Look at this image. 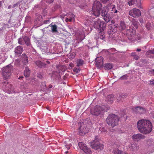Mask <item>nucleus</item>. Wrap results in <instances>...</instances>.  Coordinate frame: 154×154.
Wrapping results in <instances>:
<instances>
[{
    "instance_id": "1",
    "label": "nucleus",
    "mask_w": 154,
    "mask_h": 154,
    "mask_svg": "<svg viewBox=\"0 0 154 154\" xmlns=\"http://www.w3.org/2000/svg\"><path fill=\"white\" fill-rule=\"evenodd\" d=\"M137 125L139 131L143 134H148L152 129V123L149 120L145 119L139 120L137 122Z\"/></svg>"
},
{
    "instance_id": "2",
    "label": "nucleus",
    "mask_w": 154,
    "mask_h": 154,
    "mask_svg": "<svg viewBox=\"0 0 154 154\" xmlns=\"http://www.w3.org/2000/svg\"><path fill=\"white\" fill-rule=\"evenodd\" d=\"M118 116L115 114H109L106 119V122L109 125L113 127L118 124Z\"/></svg>"
},
{
    "instance_id": "3",
    "label": "nucleus",
    "mask_w": 154,
    "mask_h": 154,
    "mask_svg": "<svg viewBox=\"0 0 154 154\" xmlns=\"http://www.w3.org/2000/svg\"><path fill=\"white\" fill-rule=\"evenodd\" d=\"M102 7V5L99 2L95 1L92 8V14L96 17H98L100 14V12Z\"/></svg>"
},
{
    "instance_id": "4",
    "label": "nucleus",
    "mask_w": 154,
    "mask_h": 154,
    "mask_svg": "<svg viewBox=\"0 0 154 154\" xmlns=\"http://www.w3.org/2000/svg\"><path fill=\"white\" fill-rule=\"evenodd\" d=\"M92 23V25L94 28L96 29H100L101 30H103L105 28L106 25L104 21H101L99 19L95 20Z\"/></svg>"
},
{
    "instance_id": "5",
    "label": "nucleus",
    "mask_w": 154,
    "mask_h": 154,
    "mask_svg": "<svg viewBox=\"0 0 154 154\" xmlns=\"http://www.w3.org/2000/svg\"><path fill=\"white\" fill-rule=\"evenodd\" d=\"M107 109L103 108V107L97 105L91 110V114L95 116H98L101 114L103 111H105Z\"/></svg>"
},
{
    "instance_id": "6",
    "label": "nucleus",
    "mask_w": 154,
    "mask_h": 154,
    "mask_svg": "<svg viewBox=\"0 0 154 154\" xmlns=\"http://www.w3.org/2000/svg\"><path fill=\"white\" fill-rule=\"evenodd\" d=\"M91 145L92 148L96 150L99 149L100 150L102 149L103 147V145L100 143L98 140L96 139L91 142Z\"/></svg>"
},
{
    "instance_id": "7",
    "label": "nucleus",
    "mask_w": 154,
    "mask_h": 154,
    "mask_svg": "<svg viewBox=\"0 0 154 154\" xmlns=\"http://www.w3.org/2000/svg\"><path fill=\"white\" fill-rule=\"evenodd\" d=\"M78 146L79 148L86 154H91L92 153L91 149L88 148L86 144L82 142H79Z\"/></svg>"
},
{
    "instance_id": "8",
    "label": "nucleus",
    "mask_w": 154,
    "mask_h": 154,
    "mask_svg": "<svg viewBox=\"0 0 154 154\" xmlns=\"http://www.w3.org/2000/svg\"><path fill=\"white\" fill-rule=\"evenodd\" d=\"M11 67L8 65L3 68V75L5 79H8L11 75Z\"/></svg>"
},
{
    "instance_id": "9",
    "label": "nucleus",
    "mask_w": 154,
    "mask_h": 154,
    "mask_svg": "<svg viewBox=\"0 0 154 154\" xmlns=\"http://www.w3.org/2000/svg\"><path fill=\"white\" fill-rule=\"evenodd\" d=\"M141 14L140 10L136 8L131 10L129 12V15L135 18L140 16Z\"/></svg>"
},
{
    "instance_id": "10",
    "label": "nucleus",
    "mask_w": 154,
    "mask_h": 154,
    "mask_svg": "<svg viewBox=\"0 0 154 154\" xmlns=\"http://www.w3.org/2000/svg\"><path fill=\"white\" fill-rule=\"evenodd\" d=\"M88 131V128H87V126L83 123L81 124L79 130V134L81 135H83L87 133Z\"/></svg>"
},
{
    "instance_id": "11",
    "label": "nucleus",
    "mask_w": 154,
    "mask_h": 154,
    "mask_svg": "<svg viewBox=\"0 0 154 154\" xmlns=\"http://www.w3.org/2000/svg\"><path fill=\"white\" fill-rule=\"evenodd\" d=\"M126 33L128 36V39H132L133 38L135 33V30L132 29H127Z\"/></svg>"
},
{
    "instance_id": "12",
    "label": "nucleus",
    "mask_w": 154,
    "mask_h": 154,
    "mask_svg": "<svg viewBox=\"0 0 154 154\" xmlns=\"http://www.w3.org/2000/svg\"><path fill=\"white\" fill-rule=\"evenodd\" d=\"M134 111L136 113L142 114L145 112L146 110L142 107L137 106L134 108Z\"/></svg>"
},
{
    "instance_id": "13",
    "label": "nucleus",
    "mask_w": 154,
    "mask_h": 154,
    "mask_svg": "<svg viewBox=\"0 0 154 154\" xmlns=\"http://www.w3.org/2000/svg\"><path fill=\"white\" fill-rule=\"evenodd\" d=\"M132 139L135 141H138L144 138V137L141 134H134L132 137Z\"/></svg>"
},
{
    "instance_id": "14",
    "label": "nucleus",
    "mask_w": 154,
    "mask_h": 154,
    "mask_svg": "<svg viewBox=\"0 0 154 154\" xmlns=\"http://www.w3.org/2000/svg\"><path fill=\"white\" fill-rule=\"evenodd\" d=\"M96 64L98 66H101L103 64V58L102 57H97L95 60Z\"/></svg>"
},
{
    "instance_id": "15",
    "label": "nucleus",
    "mask_w": 154,
    "mask_h": 154,
    "mask_svg": "<svg viewBox=\"0 0 154 154\" xmlns=\"http://www.w3.org/2000/svg\"><path fill=\"white\" fill-rule=\"evenodd\" d=\"M117 26L113 24L109 25L108 26V32L109 35L111 34H113V30L114 28L117 27Z\"/></svg>"
},
{
    "instance_id": "16",
    "label": "nucleus",
    "mask_w": 154,
    "mask_h": 154,
    "mask_svg": "<svg viewBox=\"0 0 154 154\" xmlns=\"http://www.w3.org/2000/svg\"><path fill=\"white\" fill-rule=\"evenodd\" d=\"M23 48L21 46H19L16 47L15 48L14 52L16 54V55H18L21 54L22 52Z\"/></svg>"
},
{
    "instance_id": "17",
    "label": "nucleus",
    "mask_w": 154,
    "mask_h": 154,
    "mask_svg": "<svg viewBox=\"0 0 154 154\" xmlns=\"http://www.w3.org/2000/svg\"><path fill=\"white\" fill-rule=\"evenodd\" d=\"M22 62L24 65L27 64L28 62V59L27 57L26 54H23L22 56Z\"/></svg>"
},
{
    "instance_id": "18",
    "label": "nucleus",
    "mask_w": 154,
    "mask_h": 154,
    "mask_svg": "<svg viewBox=\"0 0 154 154\" xmlns=\"http://www.w3.org/2000/svg\"><path fill=\"white\" fill-rule=\"evenodd\" d=\"M49 26L51 27V29L52 32H57V26L56 25H52L51 24L49 25Z\"/></svg>"
},
{
    "instance_id": "19",
    "label": "nucleus",
    "mask_w": 154,
    "mask_h": 154,
    "mask_svg": "<svg viewBox=\"0 0 154 154\" xmlns=\"http://www.w3.org/2000/svg\"><path fill=\"white\" fill-rule=\"evenodd\" d=\"M130 148L132 150L135 151L138 150L139 147L138 144L135 143L131 144Z\"/></svg>"
},
{
    "instance_id": "20",
    "label": "nucleus",
    "mask_w": 154,
    "mask_h": 154,
    "mask_svg": "<svg viewBox=\"0 0 154 154\" xmlns=\"http://www.w3.org/2000/svg\"><path fill=\"white\" fill-rule=\"evenodd\" d=\"M114 100V95H108L106 97V100L108 102L112 103Z\"/></svg>"
},
{
    "instance_id": "21",
    "label": "nucleus",
    "mask_w": 154,
    "mask_h": 154,
    "mask_svg": "<svg viewBox=\"0 0 154 154\" xmlns=\"http://www.w3.org/2000/svg\"><path fill=\"white\" fill-rule=\"evenodd\" d=\"M30 75V70L28 67L25 68L24 71V75L26 77H28Z\"/></svg>"
},
{
    "instance_id": "22",
    "label": "nucleus",
    "mask_w": 154,
    "mask_h": 154,
    "mask_svg": "<svg viewBox=\"0 0 154 154\" xmlns=\"http://www.w3.org/2000/svg\"><path fill=\"white\" fill-rule=\"evenodd\" d=\"M35 64L38 67L42 68L43 66H45L46 65L45 64L42 63L40 61H37L35 62Z\"/></svg>"
},
{
    "instance_id": "23",
    "label": "nucleus",
    "mask_w": 154,
    "mask_h": 154,
    "mask_svg": "<svg viewBox=\"0 0 154 154\" xmlns=\"http://www.w3.org/2000/svg\"><path fill=\"white\" fill-rule=\"evenodd\" d=\"M84 63V60L81 59H78L76 61L77 66L78 67L82 66L83 64Z\"/></svg>"
},
{
    "instance_id": "24",
    "label": "nucleus",
    "mask_w": 154,
    "mask_h": 154,
    "mask_svg": "<svg viewBox=\"0 0 154 154\" xmlns=\"http://www.w3.org/2000/svg\"><path fill=\"white\" fill-rule=\"evenodd\" d=\"M132 22L133 25L134 26V27L136 28H137L138 27L139 25V23H138L137 20H136L132 18Z\"/></svg>"
},
{
    "instance_id": "25",
    "label": "nucleus",
    "mask_w": 154,
    "mask_h": 154,
    "mask_svg": "<svg viewBox=\"0 0 154 154\" xmlns=\"http://www.w3.org/2000/svg\"><path fill=\"white\" fill-rule=\"evenodd\" d=\"M107 10L108 9L106 7L103 8V10L101 11V15L102 16H103L108 14L107 12L108 11Z\"/></svg>"
},
{
    "instance_id": "26",
    "label": "nucleus",
    "mask_w": 154,
    "mask_h": 154,
    "mask_svg": "<svg viewBox=\"0 0 154 154\" xmlns=\"http://www.w3.org/2000/svg\"><path fill=\"white\" fill-rule=\"evenodd\" d=\"M103 17H104L103 19L106 22H108L110 21L111 17H110L109 14H106V15H105Z\"/></svg>"
},
{
    "instance_id": "27",
    "label": "nucleus",
    "mask_w": 154,
    "mask_h": 154,
    "mask_svg": "<svg viewBox=\"0 0 154 154\" xmlns=\"http://www.w3.org/2000/svg\"><path fill=\"white\" fill-rule=\"evenodd\" d=\"M24 41L25 43L27 46L30 45V40L29 38L27 36L24 37Z\"/></svg>"
},
{
    "instance_id": "28",
    "label": "nucleus",
    "mask_w": 154,
    "mask_h": 154,
    "mask_svg": "<svg viewBox=\"0 0 154 154\" xmlns=\"http://www.w3.org/2000/svg\"><path fill=\"white\" fill-rule=\"evenodd\" d=\"M112 64L111 63L106 64L104 66V68L105 69H110L112 68Z\"/></svg>"
},
{
    "instance_id": "29",
    "label": "nucleus",
    "mask_w": 154,
    "mask_h": 154,
    "mask_svg": "<svg viewBox=\"0 0 154 154\" xmlns=\"http://www.w3.org/2000/svg\"><path fill=\"white\" fill-rule=\"evenodd\" d=\"M136 2L137 0H128V4L130 6L136 4Z\"/></svg>"
},
{
    "instance_id": "30",
    "label": "nucleus",
    "mask_w": 154,
    "mask_h": 154,
    "mask_svg": "<svg viewBox=\"0 0 154 154\" xmlns=\"http://www.w3.org/2000/svg\"><path fill=\"white\" fill-rule=\"evenodd\" d=\"M112 152L114 154H122L123 152L122 151L117 149L113 150Z\"/></svg>"
},
{
    "instance_id": "31",
    "label": "nucleus",
    "mask_w": 154,
    "mask_h": 154,
    "mask_svg": "<svg viewBox=\"0 0 154 154\" xmlns=\"http://www.w3.org/2000/svg\"><path fill=\"white\" fill-rule=\"evenodd\" d=\"M120 25V27L122 30L125 29L126 28V26L124 22H121Z\"/></svg>"
},
{
    "instance_id": "32",
    "label": "nucleus",
    "mask_w": 154,
    "mask_h": 154,
    "mask_svg": "<svg viewBox=\"0 0 154 154\" xmlns=\"http://www.w3.org/2000/svg\"><path fill=\"white\" fill-rule=\"evenodd\" d=\"M18 42L19 44L23 45L24 44V37L23 38H20L18 39Z\"/></svg>"
},
{
    "instance_id": "33",
    "label": "nucleus",
    "mask_w": 154,
    "mask_h": 154,
    "mask_svg": "<svg viewBox=\"0 0 154 154\" xmlns=\"http://www.w3.org/2000/svg\"><path fill=\"white\" fill-rule=\"evenodd\" d=\"M76 54L75 52L70 53L69 58L71 59H72L75 57Z\"/></svg>"
},
{
    "instance_id": "34",
    "label": "nucleus",
    "mask_w": 154,
    "mask_h": 154,
    "mask_svg": "<svg viewBox=\"0 0 154 154\" xmlns=\"http://www.w3.org/2000/svg\"><path fill=\"white\" fill-rule=\"evenodd\" d=\"M150 16L152 17H154V8L152 9L150 11Z\"/></svg>"
},
{
    "instance_id": "35",
    "label": "nucleus",
    "mask_w": 154,
    "mask_h": 154,
    "mask_svg": "<svg viewBox=\"0 0 154 154\" xmlns=\"http://www.w3.org/2000/svg\"><path fill=\"white\" fill-rule=\"evenodd\" d=\"M122 96V95H119L117 99V100L119 102L123 100V98Z\"/></svg>"
},
{
    "instance_id": "36",
    "label": "nucleus",
    "mask_w": 154,
    "mask_h": 154,
    "mask_svg": "<svg viewBox=\"0 0 154 154\" xmlns=\"http://www.w3.org/2000/svg\"><path fill=\"white\" fill-rule=\"evenodd\" d=\"M128 76L126 75H125L121 76L120 79L121 80L126 79Z\"/></svg>"
},
{
    "instance_id": "37",
    "label": "nucleus",
    "mask_w": 154,
    "mask_h": 154,
    "mask_svg": "<svg viewBox=\"0 0 154 154\" xmlns=\"http://www.w3.org/2000/svg\"><path fill=\"white\" fill-rule=\"evenodd\" d=\"M99 130L102 132L105 133L106 131V130L104 127L100 128L99 129Z\"/></svg>"
},
{
    "instance_id": "38",
    "label": "nucleus",
    "mask_w": 154,
    "mask_h": 154,
    "mask_svg": "<svg viewBox=\"0 0 154 154\" xmlns=\"http://www.w3.org/2000/svg\"><path fill=\"white\" fill-rule=\"evenodd\" d=\"M136 5H137V7L139 8H142V6H141V3L140 1Z\"/></svg>"
},
{
    "instance_id": "39",
    "label": "nucleus",
    "mask_w": 154,
    "mask_h": 154,
    "mask_svg": "<svg viewBox=\"0 0 154 154\" xmlns=\"http://www.w3.org/2000/svg\"><path fill=\"white\" fill-rule=\"evenodd\" d=\"M74 71L75 72H80V70L79 69H77V68H74Z\"/></svg>"
},
{
    "instance_id": "40",
    "label": "nucleus",
    "mask_w": 154,
    "mask_h": 154,
    "mask_svg": "<svg viewBox=\"0 0 154 154\" xmlns=\"http://www.w3.org/2000/svg\"><path fill=\"white\" fill-rule=\"evenodd\" d=\"M150 83L149 84L150 85L153 84L154 85V80L153 79L150 80L149 81Z\"/></svg>"
},
{
    "instance_id": "41",
    "label": "nucleus",
    "mask_w": 154,
    "mask_h": 154,
    "mask_svg": "<svg viewBox=\"0 0 154 154\" xmlns=\"http://www.w3.org/2000/svg\"><path fill=\"white\" fill-rule=\"evenodd\" d=\"M43 86V88H44V87H45L46 86V82H43L42 83L41 86Z\"/></svg>"
},
{
    "instance_id": "42",
    "label": "nucleus",
    "mask_w": 154,
    "mask_h": 154,
    "mask_svg": "<svg viewBox=\"0 0 154 154\" xmlns=\"http://www.w3.org/2000/svg\"><path fill=\"white\" fill-rule=\"evenodd\" d=\"M46 2L48 3H51L53 2L54 0H45Z\"/></svg>"
},
{
    "instance_id": "43",
    "label": "nucleus",
    "mask_w": 154,
    "mask_h": 154,
    "mask_svg": "<svg viewBox=\"0 0 154 154\" xmlns=\"http://www.w3.org/2000/svg\"><path fill=\"white\" fill-rule=\"evenodd\" d=\"M102 2L103 3H106L109 0H101Z\"/></svg>"
},
{
    "instance_id": "44",
    "label": "nucleus",
    "mask_w": 154,
    "mask_h": 154,
    "mask_svg": "<svg viewBox=\"0 0 154 154\" xmlns=\"http://www.w3.org/2000/svg\"><path fill=\"white\" fill-rule=\"evenodd\" d=\"M68 20L69 22H71L73 19H72V18H71L70 17L69 18H66V20Z\"/></svg>"
},
{
    "instance_id": "45",
    "label": "nucleus",
    "mask_w": 154,
    "mask_h": 154,
    "mask_svg": "<svg viewBox=\"0 0 154 154\" xmlns=\"http://www.w3.org/2000/svg\"><path fill=\"white\" fill-rule=\"evenodd\" d=\"M139 58V57L137 55H135L134 57V58L136 60H137Z\"/></svg>"
},
{
    "instance_id": "46",
    "label": "nucleus",
    "mask_w": 154,
    "mask_h": 154,
    "mask_svg": "<svg viewBox=\"0 0 154 154\" xmlns=\"http://www.w3.org/2000/svg\"><path fill=\"white\" fill-rule=\"evenodd\" d=\"M75 15L73 14H72L71 17H70L71 18H72V19H74Z\"/></svg>"
},
{
    "instance_id": "47",
    "label": "nucleus",
    "mask_w": 154,
    "mask_h": 154,
    "mask_svg": "<svg viewBox=\"0 0 154 154\" xmlns=\"http://www.w3.org/2000/svg\"><path fill=\"white\" fill-rule=\"evenodd\" d=\"M150 72H151V73L153 75H154V69H152L150 71Z\"/></svg>"
},
{
    "instance_id": "48",
    "label": "nucleus",
    "mask_w": 154,
    "mask_h": 154,
    "mask_svg": "<svg viewBox=\"0 0 154 154\" xmlns=\"http://www.w3.org/2000/svg\"><path fill=\"white\" fill-rule=\"evenodd\" d=\"M139 21L140 23H143V20L142 18H140L139 19Z\"/></svg>"
},
{
    "instance_id": "49",
    "label": "nucleus",
    "mask_w": 154,
    "mask_h": 154,
    "mask_svg": "<svg viewBox=\"0 0 154 154\" xmlns=\"http://www.w3.org/2000/svg\"><path fill=\"white\" fill-rule=\"evenodd\" d=\"M116 9V8L115 7H113L112 9V13H114V11Z\"/></svg>"
},
{
    "instance_id": "50",
    "label": "nucleus",
    "mask_w": 154,
    "mask_h": 154,
    "mask_svg": "<svg viewBox=\"0 0 154 154\" xmlns=\"http://www.w3.org/2000/svg\"><path fill=\"white\" fill-rule=\"evenodd\" d=\"M111 24H113V25H114V23H115L114 22V21L113 20H112L111 21Z\"/></svg>"
},
{
    "instance_id": "51",
    "label": "nucleus",
    "mask_w": 154,
    "mask_h": 154,
    "mask_svg": "<svg viewBox=\"0 0 154 154\" xmlns=\"http://www.w3.org/2000/svg\"><path fill=\"white\" fill-rule=\"evenodd\" d=\"M141 51V49H137V51L138 52L140 51Z\"/></svg>"
},
{
    "instance_id": "52",
    "label": "nucleus",
    "mask_w": 154,
    "mask_h": 154,
    "mask_svg": "<svg viewBox=\"0 0 154 154\" xmlns=\"http://www.w3.org/2000/svg\"><path fill=\"white\" fill-rule=\"evenodd\" d=\"M117 12H118V11H117V10L116 9L114 11V13H117Z\"/></svg>"
},
{
    "instance_id": "53",
    "label": "nucleus",
    "mask_w": 154,
    "mask_h": 154,
    "mask_svg": "<svg viewBox=\"0 0 154 154\" xmlns=\"http://www.w3.org/2000/svg\"><path fill=\"white\" fill-rule=\"evenodd\" d=\"M48 87L49 88H51L52 87V86L51 85H49Z\"/></svg>"
},
{
    "instance_id": "54",
    "label": "nucleus",
    "mask_w": 154,
    "mask_h": 154,
    "mask_svg": "<svg viewBox=\"0 0 154 154\" xmlns=\"http://www.w3.org/2000/svg\"><path fill=\"white\" fill-rule=\"evenodd\" d=\"M49 20H45L44 21V22L45 23H47V22H49Z\"/></svg>"
},
{
    "instance_id": "55",
    "label": "nucleus",
    "mask_w": 154,
    "mask_h": 154,
    "mask_svg": "<svg viewBox=\"0 0 154 154\" xmlns=\"http://www.w3.org/2000/svg\"><path fill=\"white\" fill-rule=\"evenodd\" d=\"M23 76H21V77H19V79H21L23 78Z\"/></svg>"
},
{
    "instance_id": "56",
    "label": "nucleus",
    "mask_w": 154,
    "mask_h": 154,
    "mask_svg": "<svg viewBox=\"0 0 154 154\" xmlns=\"http://www.w3.org/2000/svg\"><path fill=\"white\" fill-rule=\"evenodd\" d=\"M46 62H47V63H48V64H49V63H50V61H46Z\"/></svg>"
},
{
    "instance_id": "57",
    "label": "nucleus",
    "mask_w": 154,
    "mask_h": 154,
    "mask_svg": "<svg viewBox=\"0 0 154 154\" xmlns=\"http://www.w3.org/2000/svg\"><path fill=\"white\" fill-rule=\"evenodd\" d=\"M11 8V5L9 6L8 7V9H10Z\"/></svg>"
},
{
    "instance_id": "58",
    "label": "nucleus",
    "mask_w": 154,
    "mask_h": 154,
    "mask_svg": "<svg viewBox=\"0 0 154 154\" xmlns=\"http://www.w3.org/2000/svg\"><path fill=\"white\" fill-rule=\"evenodd\" d=\"M2 2H0V7L1 6H2Z\"/></svg>"
},
{
    "instance_id": "59",
    "label": "nucleus",
    "mask_w": 154,
    "mask_h": 154,
    "mask_svg": "<svg viewBox=\"0 0 154 154\" xmlns=\"http://www.w3.org/2000/svg\"><path fill=\"white\" fill-rule=\"evenodd\" d=\"M135 54V53H132V54H131L132 55H134V54Z\"/></svg>"
},
{
    "instance_id": "60",
    "label": "nucleus",
    "mask_w": 154,
    "mask_h": 154,
    "mask_svg": "<svg viewBox=\"0 0 154 154\" xmlns=\"http://www.w3.org/2000/svg\"><path fill=\"white\" fill-rule=\"evenodd\" d=\"M66 78V77L65 76H63V79H65Z\"/></svg>"
},
{
    "instance_id": "61",
    "label": "nucleus",
    "mask_w": 154,
    "mask_h": 154,
    "mask_svg": "<svg viewBox=\"0 0 154 154\" xmlns=\"http://www.w3.org/2000/svg\"><path fill=\"white\" fill-rule=\"evenodd\" d=\"M104 37H103V36H102V38H101V39H104Z\"/></svg>"
},
{
    "instance_id": "62",
    "label": "nucleus",
    "mask_w": 154,
    "mask_h": 154,
    "mask_svg": "<svg viewBox=\"0 0 154 154\" xmlns=\"http://www.w3.org/2000/svg\"><path fill=\"white\" fill-rule=\"evenodd\" d=\"M18 61V60H16L15 61V63L16 62Z\"/></svg>"
},
{
    "instance_id": "63",
    "label": "nucleus",
    "mask_w": 154,
    "mask_h": 154,
    "mask_svg": "<svg viewBox=\"0 0 154 154\" xmlns=\"http://www.w3.org/2000/svg\"><path fill=\"white\" fill-rule=\"evenodd\" d=\"M66 152V153H67L68 152V151H67L66 152Z\"/></svg>"
},
{
    "instance_id": "64",
    "label": "nucleus",
    "mask_w": 154,
    "mask_h": 154,
    "mask_svg": "<svg viewBox=\"0 0 154 154\" xmlns=\"http://www.w3.org/2000/svg\"><path fill=\"white\" fill-rule=\"evenodd\" d=\"M66 20V22L69 21V20Z\"/></svg>"
}]
</instances>
